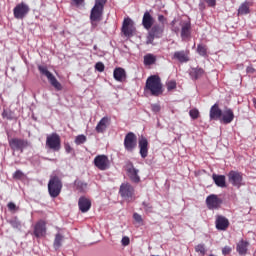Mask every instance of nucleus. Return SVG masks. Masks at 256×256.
I'll return each instance as SVG.
<instances>
[{
    "label": "nucleus",
    "instance_id": "obj_1",
    "mask_svg": "<svg viewBox=\"0 0 256 256\" xmlns=\"http://www.w3.org/2000/svg\"><path fill=\"white\" fill-rule=\"evenodd\" d=\"M144 91L146 93H150L152 97H159L163 95V83H161V78L157 75H151L148 77Z\"/></svg>",
    "mask_w": 256,
    "mask_h": 256
},
{
    "label": "nucleus",
    "instance_id": "obj_2",
    "mask_svg": "<svg viewBox=\"0 0 256 256\" xmlns=\"http://www.w3.org/2000/svg\"><path fill=\"white\" fill-rule=\"evenodd\" d=\"M63 189V183L59 177L54 176L48 182V193L52 199H55L61 195V190Z\"/></svg>",
    "mask_w": 256,
    "mask_h": 256
},
{
    "label": "nucleus",
    "instance_id": "obj_3",
    "mask_svg": "<svg viewBox=\"0 0 256 256\" xmlns=\"http://www.w3.org/2000/svg\"><path fill=\"white\" fill-rule=\"evenodd\" d=\"M38 71L41 75H44L52 85L56 89V91H61L63 89V86L57 81V78H55V75L47 69V66L38 65Z\"/></svg>",
    "mask_w": 256,
    "mask_h": 256
},
{
    "label": "nucleus",
    "instance_id": "obj_4",
    "mask_svg": "<svg viewBox=\"0 0 256 256\" xmlns=\"http://www.w3.org/2000/svg\"><path fill=\"white\" fill-rule=\"evenodd\" d=\"M105 3H107V0H95L94 7L90 12V19L93 21H101V19H103V9H105Z\"/></svg>",
    "mask_w": 256,
    "mask_h": 256
},
{
    "label": "nucleus",
    "instance_id": "obj_5",
    "mask_svg": "<svg viewBox=\"0 0 256 256\" xmlns=\"http://www.w3.org/2000/svg\"><path fill=\"white\" fill-rule=\"evenodd\" d=\"M163 31H165V26L159 24H155L150 28L146 41L147 45H153L155 39H161L163 37Z\"/></svg>",
    "mask_w": 256,
    "mask_h": 256
},
{
    "label": "nucleus",
    "instance_id": "obj_6",
    "mask_svg": "<svg viewBox=\"0 0 256 256\" xmlns=\"http://www.w3.org/2000/svg\"><path fill=\"white\" fill-rule=\"evenodd\" d=\"M29 11H31L29 5H27L25 2L19 3L13 9L14 18L23 20L27 17V15H29Z\"/></svg>",
    "mask_w": 256,
    "mask_h": 256
},
{
    "label": "nucleus",
    "instance_id": "obj_7",
    "mask_svg": "<svg viewBox=\"0 0 256 256\" xmlns=\"http://www.w3.org/2000/svg\"><path fill=\"white\" fill-rule=\"evenodd\" d=\"M228 181L233 187H237V189H240L245 185V182L243 181V173L239 171H230L228 173Z\"/></svg>",
    "mask_w": 256,
    "mask_h": 256
},
{
    "label": "nucleus",
    "instance_id": "obj_8",
    "mask_svg": "<svg viewBox=\"0 0 256 256\" xmlns=\"http://www.w3.org/2000/svg\"><path fill=\"white\" fill-rule=\"evenodd\" d=\"M46 147L52 151H59L61 149V137L57 133H52L46 138Z\"/></svg>",
    "mask_w": 256,
    "mask_h": 256
},
{
    "label": "nucleus",
    "instance_id": "obj_9",
    "mask_svg": "<svg viewBox=\"0 0 256 256\" xmlns=\"http://www.w3.org/2000/svg\"><path fill=\"white\" fill-rule=\"evenodd\" d=\"M8 143L12 151H20L21 153L29 147V141L21 138H11L8 140Z\"/></svg>",
    "mask_w": 256,
    "mask_h": 256
},
{
    "label": "nucleus",
    "instance_id": "obj_10",
    "mask_svg": "<svg viewBox=\"0 0 256 256\" xmlns=\"http://www.w3.org/2000/svg\"><path fill=\"white\" fill-rule=\"evenodd\" d=\"M120 196L125 201H133L135 195V188L129 183H122L119 190Z\"/></svg>",
    "mask_w": 256,
    "mask_h": 256
},
{
    "label": "nucleus",
    "instance_id": "obj_11",
    "mask_svg": "<svg viewBox=\"0 0 256 256\" xmlns=\"http://www.w3.org/2000/svg\"><path fill=\"white\" fill-rule=\"evenodd\" d=\"M124 147L126 151H133L137 147V136L133 132L126 134L124 138Z\"/></svg>",
    "mask_w": 256,
    "mask_h": 256
},
{
    "label": "nucleus",
    "instance_id": "obj_12",
    "mask_svg": "<svg viewBox=\"0 0 256 256\" xmlns=\"http://www.w3.org/2000/svg\"><path fill=\"white\" fill-rule=\"evenodd\" d=\"M122 33L125 37H131L135 33V22L131 18H126L122 24Z\"/></svg>",
    "mask_w": 256,
    "mask_h": 256
},
{
    "label": "nucleus",
    "instance_id": "obj_13",
    "mask_svg": "<svg viewBox=\"0 0 256 256\" xmlns=\"http://www.w3.org/2000/svg\"><path fill=\"white\" fill-rule=\"evenodd\" d=\"M94 165L100 171H107L109 167V158L106 155H98L94 158Z\"/></svg>",
    "mask_w": 256,
    "mask_h": 256
},
{
    "label": "nucleus",
    "instance_id": "obj_14",
    "mask_svg": "<svg viewBox=\"0 0 256 256\" xmlns=\"http://www.w3.org/2000/svg\"><path fill=\"white\" fill-rule=\"evenodd\" d=\"M221 203H223V200L215 194H211L206 198V205L208 209H219V207H221Z\"/></svg>",
    "mask_w": 256,
    "mask_h": 256
},
{
    "label": "nucleus",
    "instance_id": "obj_15",
    "mask_svg": "<svg viewBox=\"0 0 256 256\" xmlns=\"http://www.w3.org/2000/svg\"><path fill=\"white\" fill-rule=\"evenodd\" d=\"M179 25L181 26V39L182 41H187L191 37V22L181 20Z\"/></svg>",
    "mask_w": 256,
    "mask_h": 256
},
{
    "label": "nucleus",
    "instance_id": "obj_16",
    "mask_svg": "<svg viewBox=\"0 0 256 256\" xmlns=\"http://www.w3.org/2000/svg\"><path fill=\"white\" fill-rule=\"evenodd\" d=\"M172 59L173 61H178V63H189V50L175 51Z\"/></svg>",
    "mask_w": 256,
    "mask_h": 256
},
{
    "label": "nucleus",
    "instance_id": "obj_17",
    "mask_svg": "<svg viewBox=\"0 0 256 256\" xmlns=\"http://www.w3.org/2000/svg\"><path fill=\"white\" fill-rule=\"evenodd\" d=\"M233 119H235V114L231 108H225L222 112V116L220 117V123L223 125H229V123H233Z\"/></svg>",
    "mask_w": 256,
    "mask_h": 256
},
{
    "label": "nucleus",
    "instance_id": "obj_18",
    "mask_svg": "<svg viewBox=\"0 0 256 256\" xmlns=\"http://www.w3.org/2000/svg\"><path fill=\"white\" fill-rule=\"evenodd\" d=\"M138 147L140 149V156L142 159H146L147 155H149V141H147V138L142 136L139 139Z\"/></svg>",
    "mask_w": 256,
    "mask_h": 256
},
{
    "label": "nucleus",
    "instance_id": "obj_19",
    "mask_svg": "<svg viewBox=\"0 0 256 256\" xmlns=\"http://www.w3.org/2000/svg\"><path fill=\"white\" fill-rule=\"evenodd\" d=\"M154 24H155V19L153 18V16H151V13H149V11H146L142 18V25L144 29L149 31Z\"/></svg>",
    "mask_w": 256,
    "mask_h": 256
},
{
    "label": "nucleus",
    "instance_id": "obj_20",
    "mask_svg": "<svg viewBox=\"0 0 256 256\" xmlns=\"http://www.w3.org/2000/svg\"><path fill=\"white\" fill-rule=\"evenodd\" d=\"M45 233H47L45 221L40 220L34 226V235L35 237H44Z\"/></svg>",
    "mask_w": 256,
    "mask_h": 256
},
{
    "label": "nucleus",
    "instance_id": "obj_21",
    "mask_svg": "<svg viewBox=\"0 0 256 256\" xmlns=\"http://www.w3.org/2000/svg\"><path fill=\"white\" fill-rule=\"evenodd\" d=\"M110 119L107 116H104L96 125L95 131L98 133H105L107 131V127L110 125Z\"/></svg>",
    "mask_w": 256,
    "mask_h": 256
},
{
    "label": "nucleus",
    "instance_id": "obj_22",
    "mask_svg": "<svg viewBox=\"0 0 256 256\" xmlns=\"http://www.w3.org/2000/svg\"><path fill=\"white\" fill-rule=\"evenodd\" d=\"M236 251H237L238 255L245 256L247 254V251H249V242H247L245 240H240L236 244Z\"/></svg>",
    "mask_w": 256,
    "mask_h": 256
},
{
    "label": "nucleus",
    "instance_id": "obj_23",
    "mask_svg": "<svg viewBox=\"0 0 256 256\" xmlns=\"http://www.w3.org/2000/svg\"><path fill=\"white\" fill-rule=\"evenodd\" d=\"M223 115V111L219 109V105L214 104L210 109V119L211 121L221 120V116Z\"/></svg>",
    "mask_w": 256,
    "mask_h": 256
},
{
    "label": "nucleus",
    "instance_id": "obj_24",
    "mask_svg": "<svg viewBox=\"0 0 256 256\" xmlns=\"http://www.w3.org/2000/svg\"><path fill=\"white\" fill-rule=\"evenodd\" d=\"M78 207L81 213H87V211L91 209V200L87 199L86 197H80L78 201Z\"/></svg>",
    "mask_w": 256,
    "mask_h": 256
},
{
    "label": "nucleus",
    "instance_id": "obj_25",
    "mask_svg": "<svg viewBox=\"0 0 256 256\" xmlns=\"http://www.w3.org/2000/svg\"><path fill=\"white\" fill-rule=\"evenodd\" d=\"M229 227V220L223 216H218L216 219V229L218 231H226Z\"/></svg>",
    "mask_w": 256,
    "mask_h": 256
},
{
    "label": "nucleus",
    "instance_id": "obj_26",
    "mask_svg": "<svg viewBox=\"0 0 256 256\" xmlns=\"http://www.w3.org/2000/svg\"><path fill=\"white\" fill-rule=\"evenodd\" d=\"M113 76L115 81H119L120 83H123V81H125V79L127 78V73L123 68H116L114 69Z\"/></svg>",
    "mask_w": 256,
    "mask_h": 256
},
{
    "label": "nucleus",
    "instance_id": "obj_27",
    "mask_svg": "<svg viewBox=\"0 0 256 256\" xmlns=\"http://www.w3.org/2000/svg\"><path fill=\"white\" fill-rule=\"evenodd\" d=\"M127 171L128 176L133 183H139V181H141V177H139V169L131 166Z\"/></svg>",
    "mask_w": 256,
    "mask_h": 256
},
{
    "label": "nucleus",
    "instance_id": "obj_28",
    "mask_svg": "<svg viewBox=\"0 0 256 256\" xmlns=\"http://www.w3.org/2000/svg\"><path fill=\"white\" fill-rule=\"evenodd\" d=\"M212 179H213L215 185H217V187H221L222 189L227 187L226 180H225V175L213 174Z\"/></svg>",
    "mask_w": 256,
    "mask_h": 256
},
{
    "label": "nucleus",
    "instance_id": "obj_29",
    "mask_svg": "<svg viewBox=\"0 0 256 256\" xmlns=\"http://www.w3.org/2000/svg\"><path fill=\"white\" fill-rule=\"evenodd\" d=\"M143 63L145 67H151V65H155V63H157V56L155 54L148 53L144 55Z\"/></svg>",
    "mask_w": 256,
    "mask_h": 256
},
{
    "label": "nucleus",
    "instance_id": "obj_30",
    "mask_svg": "<svg viewBox=\"0 0 256 256\" xmlns=\"http://www.w3.org/2000/svg\"><path fill=\"white\" fill-rule=\"evenodd\" d=\"M205 73V70H203L202 68H192L190 70V77L191 79L197 80L199 79V77H203Z\"/></svg>",
    "mask_w": 256,
    "mask_h": 256
},
{
    "label": "nucleus",
    "instance_id": "obj_31",
    "mask_svg": "<svg viewBox=\"0 0 256 256\" xmlns=\"http://www.w3.org/2000/svg\"><path fill=\"white\" fill-rule=\"evenodd\" d=\"M76 191H79V193H87V183L81 181V180H76L74 182Z\"/></svg>",
    "mask_w": 256,
    "mask_h": 256
},
{
    "label": "nucleus",
    "instance_id": "obj_32",
    "mask_svg": "<svg viewBox=\"0 0 256 256\" xmlns=\"http://www.w3.org/2000/svg\"><path fill=\"white\" fill-rule=\"evenodd\" d=\"M61 243H63V235H61L60 233H57L55 235L54 244H53L55 251H58V249H61Z\"/></svg>",
    "mask_w": 256,
    "mask_h": 256
},
{
    "label": "nucleus",
    "instance_id": "obj_33",
    "mask_svg": "<svg viewBox=\"0 0 256 256\" xmlns=\"http://www.w3.org/2000/svg\"><path fill=\"white\" fill-rule=\"evenodd\" d=\"M238 15H249V2H244L240 5Z\"/></svg>",
    "mask_w": 256,
    "mask_h": 256
},
{
    "label": "nucleus",
    "instance_id": "obj_34",
    "mask_svg": "<svg viewBox=\"0 0 256 256\" xmlns=\"http://www.w3.org/2000/svg\"><path fill=\"white\" fill-rule=\"evenodd\" d=\"M196 51L200 57H208L207 46L205 44H198Z\"/></svg>",
    "mask_w": 256,
    "mask_h": 256
},
{
    "label": "nucleus",
    "instance_id": "obj_35",
    "mask_svg": "<svg viewBox=\"0 0 256 256\" xmlns=\"http://www.w3.org/2000/svg\"><path fill=\"white\" fill-rule=\"evenodd\" d=\"M2 117L3 119H8V121H13V119H15V113L11 110L5 109L2 112Z\"/></svg>",
    "mask_w": 256,
    "mask_h": 256
},
{
    "label": "nucleus",
    "instance_id": "obj_36",
    "mask_svg": "<svg viewBox=\"0 0 256 256\" xmlns=\"http://www.w3.org/2000/svg\"><path fill=\"white\" fill-rule=\"evenodd\" d=\"M9 223L13 229H21V221L17 217L12 218L9 220Z\"/></svg>",
    "mask_w": 256,
    "mask_h": 256
},
{
    "label": "nucleus",
    "instance_id": "obj_37",
    "mask_svg": "<svg viewBox=\"0 0 256 256\" xmlns=\"http://www.w3.org/2000/svg\"><path fill=\"white\" fill-rule=\"evenodd\" d=\"M86 141H87V136L83 134L78 135L75 138L76 145H83V143H86Z\"/></svg>",
    "mask_w": 256,
    "mask_h": 256
},
{
    "label": "nucleus",
    "instance_id": "obj_38",
    "mask_svg": "<svg viewBox=\"0 0 256 256\" xmlns=\"http://www.w3.org/2000/svg\"><path fill=\"white\" fill-rule=\"evenodd\" d=\"M196 253H200V255H205L207 253V248H205V244H198L195 246Z\"/></svg>",
    "mask_w": 256,
    "mask_h": 256
},
{
    "label": "nucleus",
    "instance_id": "obj_39",
    "mask_svg": "<svg viewBox=\"0 0 256 256\" xmlns=\"http://www.w3.org/2000/svg\"><path fill=\"white\" fill-rule=\"evenodd\" d=\"M133 219L134 221H136V223H138V225H143V217L141 216V214L135 212L133 214Z\"/></svg>",
    "mask_w": 256,
    "mask_h": 256
},
{
    "label": "nucleus",
    "instance_id": "obj_40",
    "mask_svg": "<svg viewBox=\"0 0 256 256\" xmlns=\"http://www.w3.org/2000/svg\"><path fill=\"white\" fill-rule=\"evenodd\" d=\"M167 89L168 91H173V89H177V82L175 80L167 82Z\"/></svg>",
    "mask_w": 256,
    "mask_h": 256
},
{
    "label": "nucleus",
    "instance_id": "obj_41",
    "mask_svg": "<svg viewBox=\"0 0 256 256\" xmlns=\"http://www.w3.org/2000/svg\"><path fill=\"white\" fill-rule=\"evenodd\" d=\"M95 69L96 71H99V73H103V71H105V64H103V62H97L95 64Z\"/></svg>",
    "mask_w": 256,
    "mask_h": 256
},
{
    "label": "nucleus",
    "instance_id": "obj_42",
    "mask_svg": "<svg viewBox=\"0 0 256 256\" xmlns=\"http://www.w3.org/2000/svg\"><path fill=\"white\" fill-rule=\"evenodd\" d=\"M189 115H190L191 119H198L199 118V110L192 109L189 111Z\"/></svg>",
    "mask_w": 256,
    "mask_h": 256
},
{
    "label": "nucleus",
    "instance_id": "obj_43",
    "mask_svg": "<svg viewBox=\"0 0 256 256\" xmlns=\"http://www.w3.org/2000/svg\"><path fill=\"white\" fill-rule=\"evenodd\" d=\"M144 210L146 211V213H152L153 212V206H151V204L143 202L142 203Z\"/></svg>",
    "mask_w": 256,
    "mask_h": 256
},
{
    "label": "nucleus",
    "instance_id": "obj_44",
    "mask_svg": "<svg viewBox=\"0 0 256 256\" xmlns=\"http://www.w3.org/2000/svg\"><path fill=\"white\" fill-rule=\"evenodd\" d=\"M24 175L25 174H23V171L17 170L16 172H14L13 177L14 179H23Z\"/></svg>",
    "mask_w": 256,
    "mask_h": 256
},
{
    "label": "nucleus",
    "instance_id": "obj_45",
    "mask_svg": "<svg viewBox=\"0 0 256 256\" xmlns=\"http://www.w3.org/2000/svg\"><path fill=\"white\" fill-rule=\"evenodd\" d=\"M231 251H233V248L225 246L222 248V255H230Z\"/></svg>",
    "mask_w": 256,
    "mask_h": 256
},
{
    "label": "nucleus",
    "instance_id": "obj_46",
    "mask_svg": "<svg viewBox=\"0 0 256 256\" xmlns=\"http://www.w3.org/2000/svg\"><path fill=\"white\" fill-rule=\"evenodd\" d=\"M151 109L153 113H159V111H161V106L159 104H152Z\"/></svg>",
    "mask_w": 256,
    "mask_h": 256
},
{
    "label": "nucleus",
    "instance_id": "obj_47",
    "mask_svg": "<svg viewBox=\"0 0 256 256\" xmlns=\"http://www.w3.org/2000/svg\"><path fill=\"white\" fill-rule=\"evenodd\" d=\"M121 243H122L123 247H127V245H129V243H131V240L129 239V237L124 236L121 240Z\"/></svg>",
    "mask_w": 256,
    "mask_h": 256
},
{
    "label": "nucleus",
    "instance_id": "obj_48",
    "mask_svg": "<svg viewBox=\"0 0 256 256\" xmlns=\"http://www.w3.org/2000/svg\"><path fill=\"white\" fill-rule=\"evenodd\" d=\"M7 207L9 209V211H17V205H15V203H13V202H9L7 204Z\"/></svg>",
    "mask_w": 256,
    "mask_h": 256
},
{
    "label": "nucleus",
    "instance_id": "obj_49",
    "mask_svg": "<svg viewBox=\"0 0 256 256\" xmlns=\"http://www.w3.org/2000/svg\"><path fill=\"white\" fill-rule=\"evenodd\" d=\"M208 7H215L217 5V0H205Z\"/></svg>",
    "mask_w": 256,
    "mask_h": 256
},
{
    "label": "nucleus",
    "instance_id": "obj_50",
    "mask_svg": "<svg viewBox=\"0 0 256 256\" xmlns=\"http://www.w3.org/2000/svg\"><path fill=\"white\" fill-rule=\"evenodd\" d=\"M158 21L164 26L166 21L165 16H163L162 14L158 15Z\"/></svg>",
    "mask_w": 256,
    "mask_h": 256
},
{
    "label": "nucleus",
    "instance_id": "obj_51",
    "mask_svg": "<svg viewBox=\"0 0 256 256\" xmlns=\"http://www.w3.org/2000/svg\"><path fill=\"white\" fill-rule=\"evenodd\" d=\"M246 73L253 75V73H255V68H253V66H248L246 68Z\"/></svg>",
    "mask_w": 256,
    "mask_h": 256
},
{
    "label": "nucleus",
    "instance_id": "obj_52",
    "mask_svg": "<svg viewBox=\"0 0 256 256\" xmlns=\"http://www.w3.org/2000/svg\"><path fill=\"white\" fill-rule=\"evenodd\" d=\"M65 151L66 153H71L73 151V148L69 144H65Z\"/></svg>",
    "mask_w": 256,
    "mask_h": 256
},
{
    "label": "nucleus",
    "instance_id": "obj_53",
    "mask_svg": "<svg viewBox=\"0 0 256 256\" xmlns=\"http://www.w3.org/2000/svg\"><path fill=\"white\" fill-rule=\"evenodd\" d=\"M90 21H91L92 27H97L99 21H101V20H93V19H90Z\"/></svg>",
    "mask_w": 256,
    "mask_h": 256
},
{
    "label": "nucleus",
    "instance_id": "obj_54",
    "mask_svg": "<svg viewBox=\"0 0 256 256\" xmlns=\"http://www.w3.org/2000/svg\"><path fill=\"white\" fill-rule=\"evenodd\" d=\"M85 0H73V2L75 3V5H82V3H84Z\"/></svg>",
    "mask_w": 256,
    "mask_h": 256
},
{
    "label": "nucleus",
    "instance_id": "obj_55",
    "mask_svg": "<svg viewBox=\"0 0 256 256\" xmlns=\"http://www.w3.org/2000/svg\"><path fill=\"white\" fill-rule=\"evenodd\" d=\"M177 23V19H174L172 22H171V25H175Z\"/></svg>",
    "mask_w": 256,
    "mask_h": 256
},
{
    "label": "nucleus",
    "instance_id": "obj_56",
    "mask_svg": "<svg viewBox=\"0 0 256 256\" xmlns=\"http://www.w3.org/2000/svg\"><path fill=\"white\" fill-rule=\"evenodd\" d=\"M254 107L256 108V98H253Z\"/></svg>",
    "mask_w": 256,
    "mask_h": 256
},
{
    "label": "nucleus",
    "instance_id": "obj_57",
    "mask_svg": "<svg viewBox=\"0 0 256 256\" xmlns=\"http://www.w3.org/2000/svg\"><path fill=\"white\" fill-rule=\"evenodd\" d=\"M94 49H97V46H94Z\"/></svg>",
    "mask_w": 256,
    "mask_h": 256
},
{
    "label": "nucleus",
    "instance_id": "obj_58",
    "mask_svg": "<svg viewBox=\"0 0 256 256\" xmlns=\"http://www.w3.org/2000/svg\"><path fill=\"white\" fill-rule=\"evenodd\" d=\"M254 256H256V250H255Z\"/></svg>",
    "mask_w": 256,
    "mask_h": 256
}]
</instances>
